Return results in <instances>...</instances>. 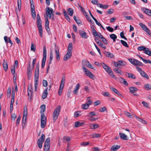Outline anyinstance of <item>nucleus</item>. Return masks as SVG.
I'll return each instance as SVG.
<instances>
[{
    "instance_id": "44",
    "label": "nucleus",
    "mask_w": 151,
    "mask_h": 151,
    "mask_svg": "<svg viewBox=\"0 0 151 151\" xmlns=\"http://www.w3.org/2000/svg\"><path fill=\"white\" fill-rule=\"evenodd\" d=\"M38 85V80H35V91H37V87Z\"/></svg>"
},
{
    "instance_id": "15",
    "label": "nucleus",
    "mask_w": 151,
    "mask_h": 151,
    "mask_svg": "<svg viewBox=\"0 0 151 151\" xmlns=\"http://www.w3.org/2000/svg\"><path fill=\"white\" fill-rule=\"evenodd\" d=\"M142 9L143 12H145V14H147L148 15L151 16V10L145 7H143L142 8Z\"/></svg>"
},
{
    "instance_id": "5",
    "label": "nucleus",
    "mask_w": 151,
    "mask_h": 151,
    "mask_svg": "<svg viewBox=\"0 0 151 151\" xmlns=\"http://www.w3.org/2000/svg\"><path fill=\"white\" fill-rule=\"evenodd\" d=\"M45 136L44 134H42L40 137L38 139L37 143L38 147L41 149L42 148V144L44 141Z\"/></svg>"
},
{
    "instance_id": "6",
    "label": "nucleus",
    "mask_w": 151,
    "mask_h": 151,
    "mask_svg": "<svg viewBox=\"0 0 151 151\" xmlns=\"http://www.w3.org/2000/svg\"><path fill=\"white\" fill-rule=\"evenodd\" d=\"M27 106L25 105L24 108L23 115L22 119L23 124L25 125V123L27 121ZM23 124H22V126Z\"/></svg>"
},
{
    "instance_id": "58",
    "label": "nucleus",
    "mask_w": 151,
    "mask_h": 151,
    "mask_svg": "<svg viewBox=\"0 0 151 151\" xmlns=\"http://www.w3.org/2000/svg\"><path fill=\"white\" fill-rule=\"evenodd\" d=\"M107 110V109L105 107H103V108H101V109H99V111L101 112H104L105 111H106Z\"/></svg>"
},
{
    "instance_id": "35",
    "label": "nucleus",
    "mask_w": 151,
    "mask_h": 151,
    "mask_svg": "<svg viewBox=\"0 0 151 151\" xmlns=\"http://www.w3.org/2000/svg\"><path fill=\"white\" fill-rule=\"evenodd\" d=\"M135 118L138 121L140 122H141L143 124H146L147 123L145 120L141 119L139 117H137V116H135Z\"/></svg>"
},
{
    "instance_id": "41",
    "label": "nucleus",
    "mask_w": 151,
    "mask_h": 151,
    "mask_svg": "<svg viewBox=\"0 0 151 151\" xmlns=\"http://www.w3.org/2000/svg\"><path fill=\"white\" fill-rule=\"evenodd\" d=\"M68 14L70 16H72L73 14V9L72 8H69L67 10Z\"/></svg>"
},
{
    "instance_id": "23",
    "label": "nucleus",
    "mask_w": 151,
    "mask_h": 151,
    "mask_svg": "<svg viewBox=\"0 0 151 151\" xmlns=\"http://www.w3.org/2000/svg\"><path fill=\"white\" fill-rule=\"evenodd\" d=\"M129 90H130V92L133 94L134 93L138 90V89L134 87H131L129 88Z\"/></svg>"
},
{
    "instance_id": "25",
    "label": "nucleus",
    "mask_w": 151,
    "mask_h": 151,
    "mask_svg": "<svg viewBox=\"0 0 151 151\" xmlns=\"http://www.w3.org/2000/svg\"><path fill=\"white\" fill-rule=\"evenodd\" d=\"M119 81L120 83L124 84L127 86H128V83L124 79L122 78H119Z\"/></svg>"
},
{
    "instance_id": "28",
    "label": "nucleus",
    "mask_w": 151,
    "mask_h": 151,
    "mask_svg": "<svg viewBox=\"0 0 151 151\" xmlns=\"http://www.w3.org/2000/svg\"><path fill=\"white\" fill-rule=\"evenodd\" d=\"M40 113L41 115H44V113L45 109V104L42 105L40 107Z\"/></svg>"
},
{
    "instance_id": "52",
    "label": "nucleus",
    "mask_w": 151,
    "mask_h": 151,
    "mask_svg": "<svg viewBox=\"0 0 151 151\" xmlns=\"http://www.w3.org/2000/svg\"><path fill=\"white\" fill-rule=\"evenodd\" d=\"M118 62L119 63L120 65L124 66L126 64V63L123 60H119Z\"/></svg>"
},
{
    "instance_id": "2",
    "label": "nucleus",
    "mask_w": 151,
    "mask_h": 151,
    "mask_svg": "<svg viewBox=\"0 0 151 151\" xmlns=\"http://www.w3.org/2000/svg\"><path fill=\"white\" fill-rule=\"evenodd\" d=\"M61 110V107L59 105L57 106L54 110L53 113V119L55 122L57 119L59 115Z\"/></svg>"
},
{
    "instance_id": "34",
    "label": "nucleus",
    "mask_w": 151,
    "mask_h": 151,
    "mask_svg": "<svg viewBox=\"0 0 151 151\" xmlns=\"http://www.w3.org/2000/svg\"><path fill=\"white\" fill-rule=\"evenodd\" d=\"M144 52L150 56H151V51L148 48H147Z\"/></svg>"
},
{
    "instance_id": "17",
    "label": "nucleus",
    "mask_w": 151,
    "mask_h": 151,
    "mask_svg": "<svg viewBox=\"0 0 151 151\" xmlns=\"http://www.w3.org/2000/svg\"><path fill=\"white\" fill-rule=\"evenodd\" d=\"M80 85L79 83H78L76 85L73 91V93L75 95H77L78 89L80 87Z\"/></svg>"
},
{
    "instance_id": "8",
    "label": "nucleus",
    "mask_w": 151,
    "mask_h": 151,
    "mask_svg": "<svg viewBox=\"0 0 151 151\" xmlns=\"http://www.w3.org/2000/svg\"><path fill=\"white\" fill-rule=\"evenodd\" d=\"M47 58V51L45 47L44 46L43 47V58L42 59V68H43L45 66V61Z\"/></svg>"
},
{
    "instance_id": "1",
    "label": "nucleus",
    "mask_w": 151,
    "mask_h": 151,
    "mask_svg": "<svg viewBox=\"0 0 151 151\" xmlns=\"http://www.w3.org/2000/svg\"><path fill=\"white\" fill-rule=\"evenodd\" d=\"M102 65L104 69L113 78L116 79V77L114 75L113 72L109 67L104 63H102Z\"/></svg>"
},
{
    "instance_id": "22",
    "label": "nucleus",
    "mask_w": 151,
    "mask_h": 151,
    "mask_svg": "<svg viewBox=\"0 0 151 151\" xmlns=\"http://www.w3.org/2000/svg\"><path fill=\"white\" fill-rule=\"evenodd\" d=\"M32 87L31 85L29 86L28 87L27 92L28 95L29 96H31L32 95Z\"/></svg>"
},
{
    "instance_id": "31",
    "label": "nucleus",
    "mask_w": 151,
    "mask_h": 151,
    "mask_svg": "<svg viewBox=\"0 0 151 151\" xmlns=\"http://www.w3.org/2000/svg\"><path fill=\"white\" fill-rule=\"evenodd\" d=\"M50 145L47 144H44V151H50Z\"/></svg>"
},
{
    "instance_id": "47",
    "label": "nucleus",
    "mask_w": 151,
    "mask_h": 151,
    "mask_svg": "<svg viewBox=\"0 0 151 151\" xmlns=\"http://www.w3.org/2000/svg\"><path fill=\"white\" fill-rule=\"evenodd\" d=\"M39 76V73L35 72L34 77L35 80H38Z\"/></svg>"
},
{
    "instance_id": "38",
    "label": "nucleus",
    "mask_w": 151,
    "mask_h": 151,
    "mask_svg": "<svg viewBox=\"0 0 151 151\" xmlns=\"http://www.w3.org/2000/svg\"><path fill=\"white\" fill-rule=\"evenodd\" d=\"M113 70L116 73L118 74H119L120 75H122V71L119 68H114Z\"/></svg>"
},
{
    "instance_id": "43",
    "label": "nucleus",
    "mask_w": 151,
    "mask_h": 151,
    "mask_svg": "<svg viewBox=\"0 0 151 151\" xmlns=\"http://www.w3.org/2000/svg\"><path fill=\"white\" fill-rule=\"evenodd\" d=\"M91 136L92 137L94 138H98L100 137L101 136V134H100L94 133L92 134Z\"/></svg>"
},
{
    "instance_id": "59",
    "label": "nucleus",
    "mask_w": 151,
    "mask_h": 151,
    "mask_svg": "<svg viewBox=\"0 0 151 151\" xmlns=\"http://www.w3.org/2000/svg\"><path fill=\"white\" fill-rule=\"evenodd\" d=\"M102 95L106 97H110V95L109 93L108 92H104L102 93Z\"/></svg>"
},
{
    "instance_id": "45",
    "label": "nucleus",
    "mask_w": 151,
    "mask_h": 151,
    "mask_svg": "<svg viewBox=\"0 0 151 151\" xmlns=\"http://www.w3.org/2000/svg\"><path fill=\"white\" fill-rule=\"evenodd\" d=\"M18 8L19 11H20L21 7V0H17Z\"/></svg>"
},
{
    "instance_id": "32",
    "label": "nucleus",
    "mask_w": 151,
    "mask_h": 151,
    "mask_svg": "<svg viewBox=\"0 0 151 151\" xmlns=\"http://www.w3.org/2000/svg\"><path fill=\"white\" fill-rule=\"evenodd\" d=\"M73 47V45L72 43H70L69 45L68 46V51L67 52H72V49Z\"/></svg>"
},
{
    "instance_id": "60",
    "label": "nucleus",
    "mask_w": 151,
    "mask_h": 151,
    "mask_svg": "<svg viewBox=\"0 0 151 151\" xmlns=\"http://www.w3.org/2000/svg\"><path fill=\"white\" fill-rule=\"evenodd\" d=\"M43 86L46 87L47 86V81L44 80L43 81Z\"/></svg>"
},
{
    "instance_id": "53",
    "label": "nucleus",
    "mask_w": 151,
    "mask_h": 151,
    "mask_svg": "<svg viewBox=\"0 0 151 151\" xmlns=\"http://www.w3.org/2000/svg\"><path fill=\"white\" fill-rule=\"evenodd\" d=\"M50 138L48 137L45 140L44 144H50Z\"/></svg>"
},
{
    "instance_id": "21",
    "label": "nucleus",
    "mask_w": 151,
    "mask_h": 151,
    "mask_svg": "<svg viewBox=\"0 0 151 151\" xmlns=\"http://www.w3.org/2000/svg\"><path fill=\"white\" fill-rule=\"evenodd\" d=\"M55 51L57 60L58 61H59L60 60V55L59 50L56 48L55 50Z\"/></svg>"
},
{
    "instance_id": "30",
    "label": "nucleus",
    "mask_w": 151,
    "mask_h": 151,
    "mask_svg": "<svg viewBox=\"0 0 151 151\" xmlns=\"http://www.w3.org/2000/svg\"><path fill=\"white\" fill-rule=\"evenodd\" d=\"M53 58V54L52 51L50 52V57H49V64L50 65L52 62V60Z\"/></svg>"
},
{
    "instance_id": "49",
    "label": "nucleus",
    "mask_w": 151,
    "mask_h": 151,
    "mask_svg": "<svg viewBox=\"0 0 151 151\" xmlns=\"http://www.w3.org/2000/svg\"><path fill=\"white\" fill-rule=\"evenodd\" d=\"M120 41L122 43V44L124 46L126 47H128L129 46L127 43V42L121 40Z\"/></svg>"
},
{
    "instance_id": "18",
    "label": "nucleus",
    "mask_w": 151,
    "mask_h": 151,
    "mask_svg": "<svg viewBox=\"0 0 151 151\" xmlns=\"http://www.w3.org/2000/svg\"><path fill=\"white\" fill-rule=\"evenodd\" d=\"M119 135L120 137L123 140H128V138L127 135L125 134L124 133L120 132Z\"/></svg>"
},
{
    "instance_id": "54",
    "label": "nucleus",
    "mask_w": 151,
    "mask_h": 151,
    "mask_svg": "<svg viewBox=\"0 0 151 151\" xmlns=\"http://www.w3.org/2000/svg\"><path fill=\"white\" fill-rule=\"evenodd\" d=\"M31 50L33 51L34 52H35L36 50L35 46L34 45L33 43H31Z\"/></svg>"
},
{
    "instance_id": "13",
    "label": "nucleus",
    "mask_w": 151,
    "mask_h": 151,
    "mask_svg": "<svg viewBox=\"0 0 151 151\" xmlns=\"http://www.w3.org/2000/svg\"><path fill=\"white\" fill-rule=\"evenodd\" d=\"M80 36L82 38L87 39L88 37L87 33L84 31H81L79 32Z\"/></svg>"
},
{
    "instance_id": "56",
    "label": "nucleus",
    "mask_w": 151,
    "mask_h": 151,
    "mask_svg": "<svg viewBox=\"0 0 151 151\" xmlns=\"http://www.w3.org/2000/svg\"><path fill=\"white\" fill-rule=\"evenodd\" d=\"M39 29V33L40 34V36L41 37H42V28H38Z\"/></svg>"
},
{
    "instance_id": "50",
    "label": "nucleus",
    "mask_w": 151,
    "mask_h": 151,
    "mask_svg": "<svg viewBox=\"0 0 151 151\" xmlns=\"http://www.w3.org/2000/svg\"><path fill=\"white\" fill-rule=\"evenodd\" d=\"M45 27H49V22L48 20V18L47 17H46L45 19Z\"/></svg>"
},
{
    "instance_id": "63",
    "label": "nucleus",
    "mask_w": 151,
    "mask_h": 151,
    "mask_svg": "<svg viewBox=\"0 0 151 151\" xmlns=\"http://www.w3.org/2000/svg\"><path fill=\"white\" fill-rule=\"evenodd\" d=\"M16 117L17 116L15 114H12V120H15Z\"/></svg>"
},
{
    "instance_id": "42",
    "label": "nucleus",
    "mask_w": 151,
    "mask_h": 151,
    "mask_svg": "<svg viewBox=\"0 0 151 151\" xmlns=\"http://www.w3.org/2000/svg\"><path fill=\"white\" fill-rule=\"evenodd\" d=\"M111 38L112 39L114 42L115 41V40L117 38L116 36L114 34H111L110 35Z\"/></svg>"
},
{
    "instance_id": "46",
    "label": "nucleus",
    "mask_w": 151,
    "mask_h": 151,
    "mask_svg": "<svg viewBox=\"0 0 151 151\" xmlns=\"http://www.w3.org/2000/svg\"><path fill=\"white\" fill-rule=\"evenodd\" d=\"M99 33L98 34L96 31L94 29H93V34L95 37L97 36L99 37Z\"/></svg>"
},
{
    "instance_id": "33",
    "label": "nucleus",
    "mask_w": 151,
    "mask_h": 151,
    "mask_svg": "<svg viewBox=\"0 0 151 151\" xmlns=\"http://www.w3.org/2000/svg\"><path fill=\"white\" fill-rule=\"evenodd\" d=\"M85 65L88 67L92 69H94L92 65L88 61L85 62Z\"/></svg>"
},
{
    "instance_id": "57",
    "label": "nucleus",
    "mask_w": 151,
    "mask_h": 151,
    "mask_svg": "<svg viewBox=\"0 0 151 151\" xmlns=\"http://www.w3.org/2000/svg\"><path fill=\"white\" fill-rule=\"evenodd\" d=\"M106 28L110 32H113L114 31L113 29L111 27H106Z\"/></svg>"
},
{
    "instance_id": "14",
    "label": "nucleus",
    "mask_w": 151,
    "mask_h": 151,
    "mask_svg": "<svg viewBox=\"0 0 151 151\" xmlns=\"http://www.w3.org/2000/svg\"><path fill=\"white\" fill-rule=\"evenodd\" d=\"M72 55V52H67V54L64 56L63 58V60L67 61L68 59H70Z\"/></svg>"
},
{
    "instance_id": "55",
    "label": "nucleus",
    "mask_w": 151,
    "mask_h": 151,
    "mask_svg": "<svg viewBox=\"0 0 151 151\" xmlns=\"http://www.w3.org/2000/svg\"><path fill=\"white\" fill-rule=\"evenodd\" d=\"M39 63H38L36 65V69L35 70V71L36 72H38L39 73Z\"/></svg>"
},
{
    "instance_id": "3",
    "label": "nucleus",
    "mask_w": 151,
    "mask_h": 151,
    "mask_svg": "<svg viewBox=\"0 0 151 151\" xmlns=\"http://www.w3.org/2000/svg\"><path fill=\"white\" fill-rule=\"evenodd\" d=\"M65 76H63L62 78L61 81L59 86V88L58 91V94L59 96L61 95L62 94L65 84Z\"/></svg>"
},
{
    "instance_id": "48",
    "label": "nucleus",
    "mask_w": 151,
    "mask_h": 151,
    "mask_svg": "<svg viewBox=\"0 0 151 151\" xmlns=\"http://www.w3.org/2000/svg\"><path fill=\"white\" fill-rule=\"evenodd\" d=\"M147 48L145 47L144 46H140L139 47L137 48V50L139 51H145L146 50Z\"/></svg>"
},
{
    "instance_id": "26",
    "label": "nucleus",
    "mask_w": 151,
    "mask_h": 151,
    "mask_svg": "<svg viewBox=\"0 0 151 151\" xmlns=\"http://www.w3.org/2000/svg\"><path fill=\"white\" fill-rule=\"evenodd\" d=\"M104 54L108 57L113 58L114 57V55L109 52L105 51L104 52Z\"/></svg>"
},
{
    "instance_id": "19",
    "label": "nucleus",
    "mask_w": 151,
    "mask_h": 151,
    "mask_svg": "<svg viewBox=\"0 0 151 151\" xmlns=\"http://www.w3.org/2000/svg\"><path fill=\"white\" fill-rule=\"evenodd\" d=\"M126 76L129 78H131L132 79H135L136 78L135 76L131 73H129L127 72H125Z\"/></svg>"
},
{
    "instance_id": "27",
    "label": "nucleus",
    "mask_w": 151,
    "mask_h": 151,
    "mask_svg": "<svg viewBox=\"0 0 151 151\" xmlns=\"http://www.w3.org/2000/svg\"><path fill=\"white\" fill-rule=\"evenodd\" d=\"M48 88H46L44 91L42 95V98L44 99L47 96L48 92H47Z\"/></svg>"
},
{
    "instance_id": "40",
    "label": "nucleus",
    "mask_w": 151,
    "mask_h": 151,
    "mask_svg": "<svg viewBox=\"0 0 151 151\" xmlns=\"http://www.w3.org/2000/svg\"><path fill=\"white\" fill-rule=\"evenodd\" d=\"M144 88L148 91L151 89V85L149 84H147L145 85L144 86Z\"/></svg>"
},
{
    "instance_id": "9",
    "label": "nucleus",
    "mask_w": 151,
    "mask_h": 151,
    "mask_svg": "<svg viewBox=\"0 0 151 151\" xmlns=\"http://www.w3.org/2000/svg\"><path fill=\"white\" fill-rule=\"evenodd\" d=\"M53 10L51 8L47 7L46 9V13L49 19H51L52 16H53Z\"/></svg>"
},
{
    "instance_id": "62",
    "label": "nucleus",
    "mask_w": 151,
    "mask_h": 151,
    "mask_svg": "<svg viewBox=\"0 0 151 151\" xmlns=\"http://www.w3.org/2000/svg\"><path fill=\"white\" fill-rule=\"evenodd\" d=\"M145 31L148 35L151 37V32L148 28L146 29Z\"/></svg>"
},
{
    "instance_id": "24",
    "label": "nucleus",
    "mask_w": 151,
    "mask_h": 151,
    "mask_svg": "<svg viewBox=\"0 0 151 151\" xmlns=\"http://www.w3.org/2000/svg\"><path fill=\"white\" fill-rule=\"evenodd\" d=\"M83 122H77L75 123L74 127H78L83 126L84 124Z\"/></svg>"
},
{
    "instance_id": "39",
    "label": "nucleus",
    "mask_w": 151,
    "mask_h": 151,
    "mask_svg": "<svg viewBox=\"0 0 151 151\" xmlns=\"http://www.w3.org/2000/svg\"><path fill=\"white\" fill-rule=\"evenodd\" d=\"M89 107V106H88L87 104H82L81 105V107L84 110H86L88 109Z\"/></svg>"
},
{
    "instance_id": "20",
    "label": "nucleus",
    "mask_w": 151,
    "mask_h": 151,
    "mask_svg": "<svg viewBox=\"0 0 151 151\" xmlns=\"http://www.w3.org/2000/svg\"><path fill=\"white\" fill-rule=\"evenodd\" d=\"M99 38L101 39V41L105 44H107V42L106 39L104 38L101 34L99 33Z\"/></svg>"
},
{
    "instance_id": "16",
    "label": "nucleus",
    "mask_w": 151,
    "mask_h": 151,
    "mask_svg": "<svg viewBox=\"0 0 151 151\" xmlns=\"http://www.w3.org/2000/svg\"><path fill=\"white\" fill-rule=\"evenodd\" d=\"M3 66L5 71H7L8 69V65L7 61L4 59L3 61Z\"/></svg>"
},
{
    "instance_id": "29",
    "label": "nucleus",
    "mask_w": 151,
    "mask_h": 151,
    "mask_svg": "<svg viewBox=\"0 0 151 151\" xmlns=\"http://www.w3.org/2000/svg\"><path fill=\"white\" fill-rule=\"evenodd\" d=\"M120 146L118 145H114L111 148V150L113 151H116L119 148Z\"/></svg>"
},
{
    "instance_id": "12",
    "label": "nucleus",
    "mask_w": 151,
    "mask_h": 151,
    "mask_svg": "<svg viewBox=\"0 0 151 151\" xmlns=\"http://www.w3.org/2000/svg\"><path fill=\"white\" fill-rule=\"evenodd\" d=\"M31 4V11L33 19H36V12L35 10V6L34 5H32L31 2L30 1Z\"/></svg>"
},
{
    "instance_id": "7",
    "label": "nucleus",
    "mask_w": 151,
    "mask_h": 151,
    "mask_svg": "<svg viewBox=\"0 0 151 151\" xmlns=\"http://www.w3.org/2000/svg\"><path fill=\"white\" fill-rule=\"evenodd\" d=\"M82 68L86 76L92 79H93L94 78V75L86 68H85L84 65L83 66Z\"/></svg>"
},
{
    "instance_id": "37",
    "label": "nucleus",
    "mask_w": 151,
    "mask_h": 151,
    "mask_svg": "<svg viewBox=\"0 0 151 151\" xmlns=\"http://www.w3.org/2000/svg\"><path fill=\"white\" fill-rule=\"evenodd\" d=\"M90 127L91 129H95L98 128L99 126L97 124H91Z\"/></svg>"
},
{
    "instance_id": "11",
    "label": "nucleus",
    "mask_w": 151,
    "mask_h": 151,
    "mask_svg": "<svg viewBox=\"0 0 151 151\" xmlns=\"http://www.w3.org/2000/svg\"><path fill=\"white\" fill-rule=\"evenodd\" d=\"M136 68L142 76L145 78L147 79H148L149 78V77L148 75H147L140 68L138 67H137Z\"/></svg>"
},
{
    "instance_id": "36",
    "label": "nucleus",
    "mask_w": 151,
    "mask_h": 151,
    "mask_svg": "<svg viewBox=\"0 0 151 151\" xmlns=\"http://www.w3.org/2000/svg\"><path fill=\"white\" fill-rule=\"evenodd\" d=\"M139 26L142 28L144 31L146 29L148 28L143 23L140 22L139 24Z\"/></svg>"
},
{
    "instance_id": "4",
    "label": "nucleus",
    "mask_w": 151,
    "mask_h": 151,
    "mask_svg": "<svg viewBox=\"0 0 151 151\" xmlns=\"http://www.w3.org/2000/svg\"><path fill=\"white\" fill-rule=\"evenodd\" d=\"M129 61L132 65L135 66H141L143 65V64L139 61L133 58L128 59Z\"/></svg>"
},
{
    "instance_id": "61",
    "label": "nucleus",
    "mask_w": 151,
    "mask_h": 151,
    "mask_svg": "<svg viewBox=\"0 0 151 151\" xmlns=\"http://www.w3.org/2000/svg\"><path fill=\"white\" fill-rule=\"evenodd\" d=\"M20 119H21V117H20V116H19L18 117L17 119V121H16V125L17 126L18 125L19 123Z\"/></svg>"
},
{
    "instance_id": "10",
    "label": "nucleus",
    "mask_w": 151,
    "mask_h": 151,
    "mask_svg": "<svg viewBox=\"0 0 151 151\" xmlns=\"http://www.w3.org/2000/svg\"><path fill=\"white\" fill-rule=\"evenodd\" d=\"M46 124V118L45 115H41V127L42 128H44Z\"/></svg>"
},
{
    "instance_id": "51",
    "label": "nucleus",
    "mask_w": 151,
    "mask_h": 151,
    "mask_svg": "<svg viewBox=\"0 0 151 151\" xmlns=\"http://www.w3.org/2000/svg\"><path fill=\"white\" fill-rule=\"evenodd\" d=\"M81 112L80 111H78L77 112H76L74 113V117L75 118L78 117L80 116H81V115L80 114Z\"/></svg>"
},
{
    "instance_id": "64",
    "label": "nucleus",
    "mask_w": 151,
    "mask_h": 151,
    "mask_svg": "<svg viewBox=\"0 0 151 151\" xmlns=\"http://www.w3.org/2000/svg\"><path fill=\"white\" fill-rule=\"evenodd\" d=\"M4 39L5 41V42L6 44H8V43L9 41L8 37L6 36H5L4 37Z\"/></svg>"
}]
</instances>
